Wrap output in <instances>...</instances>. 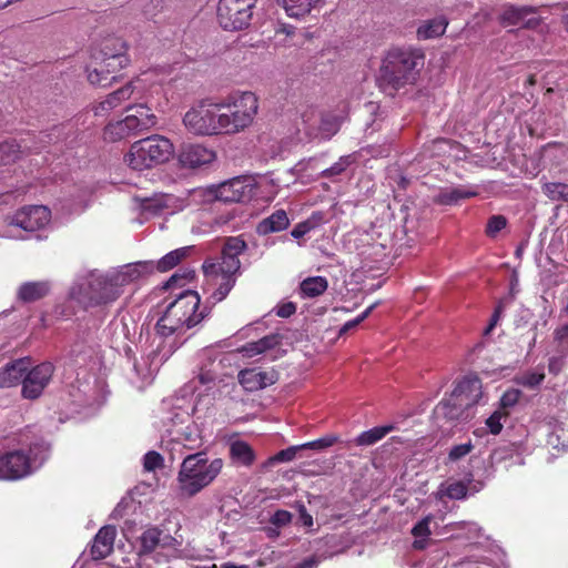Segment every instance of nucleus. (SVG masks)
<instances>
[{
    "label": "nucleus",
    "instance_id": "1",
    "mask_svg": "<svg viewBox=\"0 0 568 568\" xmlns=\"http://www.w3.org/2000/svg\"><path fill=\"white\" fill-rule=\"evenodd\" d=\"M423 65L424 53L420 50L390 49L379 67L377 87L385 94L394 97L400 89L415 84Z\"/></svg>",
    "mask_w": 568,
    "mask_h": 568
},
{
    "label": "nucleus",
    "instance_id": "2",
    "mask_svg": "<svg viewBox=\"0 0 568 568\" xmlns=\"http://www.w3.org/2000/svg\"><path fill=\"white\" fill-rule=\"evenodd\" d=\"M483 384L477 377H465L457 383L448 397L443 398L433 410L435 423L445 425L466 424L476 415V406L483 397Z\"/></svg>",
    "mask_w": 568,
    "mask_h": 568
},
{
    "label": "nucleus",
    "instance_id": "3",
    "mask_svg": "<svg viewBox=\"0 0 568 568\" xmlns=\"http://www.w3.org/2000/svg\"><path fill=\"white\" fill-rule=\"evenodd\" d=\"M201 298L197 292L185 290L166 306L164 314L158 320L155 327L163 337L180 334L200 324L211 313V306L200 308Z\"/></svg>",
    "mask_w": 568,
    "mask_h": 568
},
{
    "label": "nucleus",
    "instance_id": "4",
    "mask_svg": "<svg viewBox=\"0 0 568 568\" xmlns=\"http://www.w3.org/2000/svg\"><path fill=\"white\" fill-rule=\"evenodd\" d=\"M223 460H209L204 452L187 455L178 474L179 494L183 498H192L207 487L221 473Z\"/></svg>",
    "mask_w": 568,
    "mask_h": 568
},
{
    "label": "nucleus",
    "instance_id": "5",
    "mask_svg": "<svg viewBox=\"0 0 568 568\" xmlns=\"http://www.w3.org/2000/svg\"><path fill=\"white\" fill-rule=\"evenodd\" d=\"M51 445L43 438L29 444L28 449L20 448L0 456V479L18 480L39 468L49 458Z\"/></svg>",
    "mask_w": 568,
    "mask_h": 568
},
{
    "label": "nucleus",
    "instance_id": "6",
    "mask_svg": "<svg viewBox=\"0 0 568 568\" xmlns=\"http://www.w3.org/2000/svg\"><path fill=\"white\" fill-rule=\"evenodd\" d=\"M220 133H237L247 128L258 110L257 97L250 91L234 93L227 102L214 104Z\"/></svg>",
    "mask_w": 568,
    "mask_h": 568
},
{
    "label": "nucleus",
    "instance_id": "7",
    "mask_svg": "<svg viewBox=\"0 0 568 568\" xmlns=\"http://www.w3.org/2000/svg\"><path fill=\"white\" fill-rule=\"evenodd\" d=\"M173 152V144L169 139L152 135L134 142L124 159L133 170L142 171L166 162Z\"/></svg>",
    "mask_w": 568,
    "mask_h": 568
},
{
    "label": "nucleus",
    "instance_id": "8",
    "mask_svg": "<svg viewBox=\"0 0 568 568\" xmlns=\"http://www.w3.org/2000/svg\"><path fill=\"white\" fill-rule=\"evenodd\" d=\"M253 184L247 176H235L220 184H212L206 189L209 201L224 203L244 202L251 197Z\"/></svg>",
    "mask_w": 568,
    "mask_h": 568
},
{
    "label": "nucleus",
    "instance_id": "9",
    "mask_svg": "<svg viewBox=\"0 0 568 568\" xmlns=\"http://www.w3.org/2000/svg\"><path fill=\"white\" fill-rule=\"evenodd\" d=\"M253 9L239 0H220L216 17L220 26L226 31H239L251 23Z\"/></svg>",
    "mask_w": 568,
    "mask_h": 568
},
{
    "label": "nucleus",
    "instance_id": "10",
    "mask_svg": "<svg viewBox=\"0 0 568 568\" xmlns=\"http://www.w3.org/2000/svg\"><path fill=\"white\" fill-rule=\"evenodd\" d=\"M134 110L133 114L125 116L123 120L110 125L111 133L118 139H123L130 134H138L156 124V116L145 104H138L129 108Z\"/></svg>",
    "mask_w": 568,
    "mask_h": 568
},
{
    "label": "nucleus",
    "instance_id": "11",
    "mask_svg": "<svg viewBox=\"0 0 568 568\" xmlns=\"http://www.w3.org/2000/svg\"><path fill=\"white\" fill-rule=\"evenodd\" d=\"M130 62L126 54H115V58L92 60V69H88V80L93 85L108 87L118 80L116 73Z\"/></svg>",
    "mask_w": 568,
    "mask_h": 568
},
{
    "label": "nucleus",
    "instance_id": "12",
    "mask_svg": "<svg viewBox=\"0 0 568 568\" xmlns=\"http://www.w3.org/2000/svg\"><path fill=\"white\" fill-rule=\"evenodd\" d=\"M539 8L534 6H517L505 3L501 7L498 21L504 27L519 26L521 29L534 30L541 23Z\"/></svg>",
    "mask_w": 568,
    "mask_h": 568
},
{
    "label": "nucleus",
    "instance_id": "13",
    "mask_svg": "<svg viewBox=\"0 0 568 568\" xmlns=\"http://www.w3.org/2000/svg\"><path fill=\"white\" fill-rule=\"evenodd\" d=\"M53 372L54 366L50 362H43L29 368L22 379V397L31 400L39 398L48 386Z\"/></svg>",
    "mask_w": 568,
    "mask_h": 568
},
{
    "label": "nucleus",
    "instance_id": "14",
    "mask_svg": "<svg viewBox=\"0 0 568 568\" xmlns=\"http://www.w3.org/2000/svg\"><path fill=\"white\" fill-rule=\"evenodd\" d=\"M216 109H207L204 105L192 108L183 116L185 128L196 135H212L220 133L216 122Z\"/></svg>",
    "mask_w": 568,
    "mask_h": 568
},
{
    "label": "nucleus",
    "instance_id": "15",
    "mask_svg": "<svg viewBox=\"0 0 568 568\" xmlns=\"http://www.w3.org/2000/svg\"><path fill=\"white\" fill-rule=\"evenodd\" d=\"M89 306H98L115 301L120 295L119 285L113 280L97 276L90 280L84 292Z\"/></svg>",
    "mask_w": 568,
    "mask_h": 568
},
{
    "label": "nucleus",
    "instance_id": "16",
    "mask_svg": "<svg viewBox=\"0 0 568 568\" xmlns=\"http://www.w3.org/2000/svg\"><path fill=\"white\" fill-rule=\"evenodd\" d=\"M50 219L51 212L47 206L32 205L19 210L14 214L12 223L27 232H34L43 229Z\"/></svg>",
    "mask_w": 568,
    "mask_h": 568
},
{
    "label": "nucleus",
    "instance_id": "17",
    "mask_svg": "<svg viewBox=\"0 0 568 568\" xmlns=\"http://www.w3.org/2000/svg\"><path fill=\"white\" fill-rule=\"evenodd\" d=\"M246 248L247 244L242 236H231L225 240L222 248V262L219 265L222 276L234 277L241 267L239 255Z\"/></svg>",
    "mask_w": 568,
    "mask_h": 568
},
{
    "label": "nucleus",
    "instance_id": "18",
    "mask_svg": "<svg viewBox=\"0 0 568 568\" xmlns=\"http://www.w3.org/2000/svg\"><path fill=\"white\" fill-rule=\"evenodd\" d=\"M215 160L213 150L202 144L184 143L179 151V162L184 168H200Z\"/></svg>",
    "mask_w": 568,
    "mask_h": 568
},
{
    "label": "nucleus",
    "instance_id": "19",
    "mask_svg": "<svg viewBox=\"0 0 568 568\" xmlns=\"http://www.w3.org/2000/svg\"><path fill=\"white\" fill-rule=\"evenodd\" d=\"M278 381V373L275 369L267 372L255 368L242 369L239 373V383L247 392H256L275 384Z\"/></svg>",
    "mask_w": 568,
    "mask_h": 568
},
{
    "label": "nucleus",
    "instance_id": "20",
    "mask_svg": "<svg viewBox=\"0 0 568 568\" xmlns=\"http://www.w3.org/2000/svg\"><path fill=\"white\" fill-rule=\"evenodd\" d=\"M175 539L169 535L164 534L161 529L153 526L148 528L142 532L139 538L140 547L138 555L146 556L155 551L158 547L168 548L173 546Z\"/></svg>",
    "mask_w": 568,
    "mask_h": 568
},
{
    "label": "nucleus",
    "instance_id": "21",
    "mask_svg": "<svg viewBox=\"0 0 568 568\" xmlns=\"http://www.w3.org/2000/svg\"><path fill=\"white\" fill-rule=\"evenodd\" d=\"M30 365L29 357H22L7 363L0 368V387L9 388L22 383L23 376Z\"/></svg>",
    "mask_w": 568,
    "mask_h": 568
},
{
    "label": "nucleus",
    "instance_id": "22",
    "mask_svg": "<svg viewBox=\"0 0 568 568\" xmlns=\"http://www.w3.org/2000/svg\"><path fill=\"white\" fill-rule=\"evenodd\" d=\"M115 536L116 529L114 526L106 525L100 528L91 546L92 558L95 560L106 558L113 551Z\"/></svg>",
    "mask_w": 568,
    "mask_h": 568
},
{
    "label": "nucleus",
    "instance_id": "23",
    "mask_svg": "<svg viewBox=\"0 0 568 568\" xmlns=\"http://www.w3.org/2000/svg\"><path fill=\"white\" fill-rule=\"evenodd\" d=\"M128 44L126 42L115 36H109L104 38L98 48H94L91 52L92 60H101L104 58H115V54H126Z\"/></svg>",
    "mask_w": 568,
    "mask_h": 568
},
{
    "label": "nucleus",
    "instance_id": "24",
    "mask_svg": "<svg viewBox=\"0 0 568 568\" xmlns=\"http://www.w3.org/2000/svg\"><path fill=\"white\" fill-rule=\"evenodd\" d=\"M50 293V283L48 281L24 282L20 285L17 297L23 303H33Z\"/></svg>",
    "mask_w": 568,
    "mask_h": 568
},
{
    "label": "nucleus",
    "instance_id": "25",
    "mask_svg": "<svg viewBox=\"0 0 568 568\" xmlns=\"http://www.w3.org/2000/svg\"><path fill=\"white\" fill-rule=\"evenodd\" d=\"M323 2L324 0H276L288 17L296 19L306 17Z\"/></svg>",
    "mask_w": 568,
    "mask_h": 568
},
{
    "label": "nucleus",
    "instance_id": "26",
    "mask_svg": "<svg viewBox=\"0 0 568 568\" xmlns=\"http://www.w3.org/2000/svg\"><path fill=\"white\" fill-rule=\"evenodd\" d=\"M132 93V82H128L125 85L108 94L106 98L95 106V115H102L103 113L121 105L122 102L130 99Z\"/></svg>",
    "mask_w": 568,
    "mask_h": 568
},
{
    "label": "nucleus",
    "instance_id": "27",
    "mask_svg": "<svg viewBox=\"0 0 568 568\" xmlns=\"http://www.w3.org/2000/svg\"><path fill=\"white\" fill-rule=\"evenodd\" d=\"M290 220L284 210L280 209L272 213L270 216L263 219L256 226V232L260 235H267L275 232L284 231L288 227Z\"/></svg>",
    "mask_w": 568,
    "mask_h": 568
},
{
    "label": "nucleus",
    "instance_id": "28",
    "mask_svg": "<svg viewBox=\"0 0 568 568\" xmlns=\"http://www.w3.org/2000/svg\"><path fill=\"white\" fill-rule=\"evenodd\" d=\"M476 195V191L466 189L465 186L444 189L435 196L434 202L439 205H455L462 200L470 199Z\"/></svg>",
    "mask_w": 568,
    "mask_h": 568
},
{
    "label": "nucleus",
    "instance_id": "29",
    "mask_svg": "<svg viewBox=\"0 0 568 568\" xmlns=\"http://www.w3.org/2000/svg\"><path fill=\"white\" fill-rule=\"evenodd\" d=\"M230 457L234 464L250 467L255 462V453L244 440H234L230 444Z\"/></svg>",
    "mask_w": 568,
    "mask_h": 568
},
{
    "label": "nucleus",
    "instance_id": "30",
    "mask_svg": "<svg viewBox=\"0 0 568 568\" xmlns=\"http://www.w3.org/2000/svg\"><path fill=\"white\" fill-rule=\"evenodd\" d=\"M154 270L155 266L152 261L136 262L126 265L116 280L120 281L121 284L133 282L142 276L153 273Z\"/></svg>",
    "mask_w": 568,
    "mask_h": 568
},
{
    "label": "nucleus",
    "instance_id": "31",
    "mask_svg": "<svg viewBox=\"0 0 568 568\" xmlns=\"http://www.w3.org/2000/svg\"><path fill=\"white\" fill-rule=\"evenodd\" d=\"M447 24L448 22L444 17L427 20L418 27L417 38L419 40H427L440 37L445 33Z\"/></svg>",
    "mask_w": 568,
    "mask_h": 568
},
{
    "label": "nucleus",
    "instance_id": "32",
    "mask_svg": "<svg viewBox=\"0 0 568 568\" xmlns=\"http://www.w3.org/2000/svg\"><path fill=\"white\" fill-rule=\"evenodd\" d=\"M328 287V282L324 276L307 277L300 284V290L305 297H317Z\"/></svg>",
    "mask_w": 568,
    "mask_h": 568
},
{
    "label": "nucleus",
    "instance_id": "33",
    "mask_svg": "<svg viewBox=\"0 0 568 568\" xmlns=\"http://www.w3.org/2000/svg\"><path fill=\"white\" fill-rule=\"evenodd\" d=\"M394 429V426H377L361 433L355 439L354 443L357 446H371L385 437L389 432Z\"/></svg>",
    "mask_w": 568,
    "mask_h": 568
},
{
    "label": "nucleus",
    "instance_id": "34",
    "mask_svg": "<svg viewBox=\"0 0 568 568\" xmlns=\"http://www.w3.org/2000/svg\"><path fill=\"white\" fill-rule=\"evenodd\" d=\"M432 516H426L412 528V535L416 538L413 542L414 549L423 550L427 546V538L430 536L432 531L429 529V523L432 521Z\"/></svg>",
    "mask_w": 568,
    "mask_h": 568
},
{
    "label": "nucleus",
    "instance_id": "35",
    "mask_svg": "<svg viewBox=\"0 0 568 568\" xmlns=\"http://www.w3.org/2000/svg\"><path fill=\"white\" fill-rule=\"evenodd\" d=\"M191 247L185 246L165 254L158 263L155 268L160 272H168L175 267L183 258L189 255Z\"/></svg>",
    "mask_w": 568,
    "mask_h": 568
},
{
    "label": "nucleus",
    "instance_id": "36",
    "mask_svg": "<svg viewBox=\"0 0 568 568\" xmlns=\"http://www.w3.org/2000/svg\"><path fill=\"white\" fill-rule=\"evenodd\" d=\"M235 285V277L222 276V282L217 288L206 298L203 305H209L211 308L219 302L223 301Z\"/></svg>",
    "mask_w": 568,
    "mask_h": 568
},
{
    "label": "nucleus",
    "instance_id": "37",
    "mask_svg": "<svg viewBox=\"0 0 568 568\" xmlns=\"http://www.w3.org/2000/svg\"><path fill=\"white\" fill-rule=\"evenodd\" d=\"M541 189L549 200L568 203V184L561 182H547Z\"/></svg>",
    "mask_w": 568,
    "mask_h": 568
},
{
    "label": "nucleus",
    "instance_id": "38",
    "mask_svg": "<svg viewBox=\"0 0 568 568\" xmlns=\"http://www.w3.org/2000/svg\"><path fill=\"white\" fill-rule=\"evenodd\" d=\"M323 222L322 212H313L312 215L303 222L297 223L291 231L294 239H301Z\"/></svg>",
    "mask_w": 568,
    "mask_h": 568
},
{
    "label": "nucleus",
    "instance_id": "39",
    "mask_svg": "<svg viewBox=\"0 0 568 568\" xmlns=\"http://www.w3.org/2000/svg\"><path fill=\"white\" fill-rule=\"evenodd\" d=\"M300 450H303V447H301V445L290 446L285 449H282L278 453H276L275 455L267 458L263 463L262 467L267 469V468L274 466L275 464L291 462L296 457V454Z\"/></svg>",
    "mask_w": 568,
    "mask_h": 568
},
{
    "label": "nucleus",
    "instance_id": "40",
    "mask_svg": "<svg viewBox=\"0 0 568 568\" xmlns=\"http://www.w3.org/2000/svg\"><path fill=\"white\" fill-rule=\"evenodd\" d=\"M20 152V145L14 140L0 143V165L14 163Z\"/></svg>",
    "mask_w": 568,
    "mask_h": 568
},
{
    "label": "nucleus",
    "instance_id": "41",
    "mask_svg": "<svg viewBox=\"0 0 568 568\" xmlns=\"http://www.w3.org/2000/svg\"><path fill=\"white\" fill-rule=\"evenodd\" d=\"M474 449V444L471 440H467L466 443L453 445L447 453V457L445 459V465L455 464L464 459L468 454H470Z\"/></svg>",
    "mask_w": 568,
    "mask_h": 568
},
{
    "label": "nucleus",
    "instance_id": "42",
    "mask_svg": "<svg viewBox=\"0 0 568 568\" xmlns=\"http://www.w3.org/2000/svg\"><path fill=\"white\" fill-rule=\"evenodd\" d=\"M355 158L353 154L341 156L337 162H335L332 166L323 170L321 172V176L325 179H329L336 175L342 174L353 162Z\"/></svg>",
    "mask_w": 568,
    "mask_h": 568
},
{
    "label": "nucleus",
    "instance_id": "43",
    "mask_svg": "<svg viewBox=\"0 0 568 568\" xmlns=\"http://www.w3.org/2000/svg\"><path fill=\"white\" fill-rule=\"evenodd\" d=\"M544 379L545 374L542 372H526L517 376L515 381L518 385L534 389L537 388Z\"/></svg>",
    "mask_w": 568,
    "mask_h": 568
},
{
    "label": "nucleus",
    "instance_id": "44",
    "mask_svg": "<svg viewBox=\"0 0 568 568\" xmlns=\"http://www.w3.org/2000/svg\"><path fill=\"white\" fill-rule=\"evenodd\" d=\"M339 442V437L334 434H328L324 437H321L316 440L308 442L305 444H302L301 447L304 449H314V450H323L325 448H328L333 446L334 444Z\"/></svg>",
    "mask_w": 568,
    "mask_h": 568
},
{
    "label": "nucleus",
    "instance_id": "45",
    "mask_svg": "<svg viewBox=\"0 0 568 568\" xmlns=\"http://www.w3.org/2000/svg\"><path fill=\"white\" fill-rule=\"evenodd\" d=\"M283 335L278 333L268 334L258 341H255L257 347L260 348L261 354L266 351L273 349L282 344Z\"/></svg>",
    "mask_w": 568,
    "mask_h": 568
},
{
    "label": "nucleus",
    "instance_id": "46",
    "mask_svg": "<svg viewBox=\"0 0 568 568\" xmlns=\"http://www.w3.org/2000/svg\"><path fill=\"white\" fill-rule=\"evenodd\" d=\"M507 225V219L504 215H493L488 219L486 225V234L489 237H495Z\"/></svg>",
    "mask_w": 568,
    "mask_h": 568
},
{
    "label": "nucleus",
    "instance_id": "47",
    "mask_svg": "<svg viewBox=\"0 0 568 568\" xmlns=\"http://www.w3.org/2000/svg\"><path fill=\"white\" fill-rule=\"evenodd\" d=\"M341 126L339 118L336 115H326L322 118L320 130L326 136L334 135Z\"/></svg>",
    "mask_w": 568,
    "mask_h": 568
},
{
    "label": "nucleus",
    "instance_id": "48",
    "mask_svg": "<svg viewBox=\"0 0 568 568\" xmlns=\"http://www.w3.org/2000/svg\"><path fill=\"white\" fill-rule=\"evenodd\" d=\"M195 276L194 271L176 272L164 283L163 288L170 290L176 285L183 286L189 280Z\"/></svg>",
    "mask_w": 568,
    "mask_h": 568
},
{
    "label": "nucleus",
    "instance_id": "49",
    "mask_svg": "<svg viewBox=\"0 0 568 568\" xmlns=\"http://www.w3.org/2000/svg\"><path fill=\"white\" fill-rule=\"evenodd\" d=\"M164 459L162 455L155 450H150L144 455L143 466L148 471H154L158 468L163 467Z\"/></svg>",
    "mask_w": 568,
    "mask_h": 568
},
{
    "label": "nucleus",
    "instance_id": "50",
    "mask_svg": "<svg viewBox=\"0 0 568 568\" xmlns=\"http://www.w3.org/2000/svg\"><path fill=\"white\" fill-rule=\"evenodd\" d=\"M293 515L285 509H277L268 519V524L276 526V528H284L292 523Z\"/></svg>",
    "mask_w": 568,
    "mask_h": 568
},
{
    "label": "nucleus",
    "instance_id": "51",
    "mask_svg": "<svg viewBox=\"0 0 568 568\" xmlns=\"http://www.w3.org/2000/svg\"><path fill=\"white\" fill-rule=\"evenodd\" d=\"M378 305V302L372 304L369 307H367L361 315H358L356 318L346 322L339 329V335L345 334L346 332L357 327L363 321H365L374 311V308Z\"/></svg>",
    "mask_w": 568,
    "mask_h": 568
},
{
    "label": "nucleus",
    "instance_id": "52",
    "mask_svg": "<svg viewBox=\"0 0 568 568\" xmlns=\"http://www.w3.org/2000/svg\"><path fill=\"white\" fill-rule=\"evenodd\" d=\"M507 413H503L501 410H495L487 419L486 425L489 428V432L494 435H498L503 425L500 423L501 418L506 416Z\"/></svg>",
    "mask_w": 568,
    "mask_h": 568
},
{
    "label": "nucleus",
    "instance_id": "53",
    "mask_svg": "<svg viewBox=\"0 0 568 568\" xmlns=\"http://www.w3.org/2000/svg\"><path fill=\"white\" fill-rule=\"evenodd\" d=\"M520 396H521V390H519V389L510 388V389L506 390L500 398V407L501 408L514 407L518 403Z\"/></svg>",
    "mask_w": 568,
    "mask_h": 568
},
{
    "label": "nucleus",
    "instance_id": "54",
    "mask_svg": "<svg viewBox=\"0 0 568 568\" xmlns=\"http://www.w3.org/2000/svg\"><path fill=\"white\" fill-rule=\"evenodd\" d=\"M555 338L558 342V348L561 354H568V324L559 327L555 332Z\"/></svg>",
    "mask_w": 568,
    "mask_h": 568
},
{
    "label": "nucleus",
    "instance_id": "55",
    "mask_svg": "<svg viewBox=\"0 0 568 568\" xmlns=\"http://www.w3.org/2000/svg\"><path fill=\"white\" fill-rule=\"evenodd\" d=\"M467 491V487L463 483L458 481L450 484L447 487L446 494L450 499H463L466 497Z\"/></svg>",
    "mask_w": 568,
    "mask_h": 568
},
{
    "label": "nucleus",
    "instance_id": "56",
    "mask_svg": "<svg viewBox=\"0 0 568 568\" xmlns=\"http://www.w3.org/2000/svg\"><path fill=\"white\" fill-rule=\"evenodd\" d=\"M298 513V523L307 528L313 527V517L308 514L305 505L301 501H296L294 506Z\"/></svg>",
    "mask_w": 568,
    "mask_h": 568
},
{
    "label": "nucleus",
    "instance_id": "57",
    "mask_svg": "<svg viewBox=\"0 0 568 568\" xmlns=\"http://www.w3.org/2000/svg\"><path fill=\"white\" fill-rule=\"evenodd\" d=\"M504 304L503 302H499L497 306L494 310V313L490 317L488 326L484 331V335L490 334V332L494 329V327L497 325L498 321L500 320L503 313H504Z\"/></svg>",
    "mask_w": 568,
    "mask_h": 568
},
{
    "label": "nucleus",
    "instance_id": "58",
    "mask_svg": "<svg viewBox=\"0 0 568 568\" xmlns=\"http://www.w3.org/2000/svg\"><path fill=\"white\" fill-rule=\"evenodd\" d=\"M237 353L246 358H252L261 354L260 348L257 347L255 342H248L243 346L239 347Z\"/></svg>",
    "mask_w": 568,
    "mask_h": 568
},
{
    "label": "nucleus",
    "instance_id": "59",
    "mask_svg": "<svg viewBox=\"0 0 568 568\" xmlns=\"http://www.w3.org/2000/svg\"><path fill=\"white\" fill-rule=\"evenodd\" d=\"M564 356H565V354H562L561 356H554V357L549 358V362H548L549 373H551L554 375H558L562 371L564 365H565Z\"/></svg>",
    "mask_w": 568,
    "mask_h": 568
},
{
    "label": "nucleus",
    "instance_id": "60",
    "mask_svg": "<svg viewBox=\"0 0 568 568\" xmlns=\"http://www.w3.org/2000/svg\"><path fill=\"white\" fill-rule=\"evenodd\" d=\"M295 312L296 305L293 302L283 303L276 308V315L283 318L292 316Z\"/></svg>",
    "mask_w": 568,
    "mask_h": 568
},
{
    "label": "nucleus",
    "instance_id": "61",
    "mask_svg": "<svg viewBox=\"0 0 568 568\" xmlns=\"http://www.w3.org/2000/svg\"><path fill=\"white\" fill-rule=\"evenodd\" d=\"M321 560V556L312 555L307 558H304L301 562L294 565L292 568H316Z\"/></svg>",
    "mask_w": 568,
    "mask_h": 568
},
{
    "label": "nucleus",
    "instance_id": "62",
    "mask_svg": "<svg viewBox=\"0 0 568 568\" xmlns=\"http://www.w3.org/2000/svg\"><path fill=\"white\" fill-rule=\"evenodd\" d=\"M263 531L270 539H276L281 535V529L276 528V526H273L271 524L268 526L263 527Z\"/></svg>",
    "mask_w": 568,
    "mask_h": 568
},
{
    "label": "nucleus",
    "instance_id": "63",
    "mask_svg": "<svg viewBox=\"0 0 568 568\" xmlns=\"http://www.w3.org/2000/svg\"><path fill=\"white\" fill-rule=\"evenodd\" d=\"M537 323H535L529 332L531 333V337H530V341H529V351H531L534 347H535V344H536V339H537Z\"/></svg>",
    "mask_w": 568,
    "mask_h": 568
},
{
    "label": "nucleus",
    "instance_id": "64",
    "mask_svg": "<svg viewBox=\"0 0 568 568\" xmlns=\"http://www.w3.org/2000/svg\"><path fill=\"white\" fill-rule=\"evenodd\" d=\"M410 181L409 179H407L406 176L404 175H400L398 181H397V186L402 190H406L407 186L409 185Z\"/></svg>",
    "mask_w": 568,
    "mask_h": 568
}]
</instances>
